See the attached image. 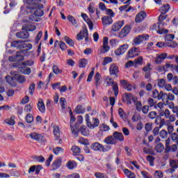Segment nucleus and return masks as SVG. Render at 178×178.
<instances>
[{
    "label": "nucleus",
    "mask_w": 178,
    "mask_h": 178,
    "mask_svg": "<svg viewBox=\"0 0 178 178\" xmlns=\"http://www.w3.org/2000/svg\"><path fill=\"white\" fill-rule=\"evenodd\" d=\"M31 10V15L29 16L30 20L32 22H37V16L41 17L44 15V12L41 9L38 8V4H35L31 7H28Z\"/></svg>",
    "instance_id": "1"
},
{
    "label": "nucleus",
    "mask_w": 178,
    "mask_h": 178,
    "mask_svg": "<svg viewBox=\"0 0 178 178\" xmlns=\"http://www.w3.org/2000/svg\"><path fill=\"white\" fill-rule=\"evenodd\" d=\"M11 47L17 48V49H25V51H30L33 48V44L28 43L26 44L23 41L15 40L11 42Z\"/></svg>",
    "instance_id": "2"
},
{
    "label": "nucleus",
    "mask_w": 178,
    "mask_h": 178,
    "mask_svg": "<svg viewBox=\"0 0 178 178\" xmlns=\"http://www.w3.org/2000/svg\"><path fill=\"white\" fill-rule=\"evenodd\" d=\"M104 84H106V87H111V86L115 97H118V94H119V87L118 86V83L113 81V79L110 76H106L104 78Z\"/></svg>",
    "instance_id": "3"
},
{
    "label": "nucleus",
    "mask_w": 178,
    "mask_h": 178,
    "mask_svg": "<svg viewBox=\"0 0 178 178\" xmlns=\"http://www.w3.org/2000/svg\"><path fill=\"white\" fill-rule=\"evenodd\" d=\"M166 17H168V15H166V13H161V15L159 17V30L157 31L158 34L162 35L169 33V31L168 29H161V27L163 26L162 22H163V20H165Z\"/></svg>",
    "instance_id": "4"
},
{
    "label": "nucleus",
    "mask_w": 178,
    "mask_h": 178,
    "mask_svg": "<svg viewBox=\"0 0 178 178\" xmlns=\"http://www.w3.org/2000/svg\"><path fill=\"white\" fill-rule=\"evenodd\" d=\"M85 120L89 129H95V127H98V126H99V120L98 118H93V122H92L90 121V115L88 114L85 115Z\"/></svg>",
    "instance_id": "5"
},
{
    "label": "nucleus",
    "mask_w": 178,
    "mask_h": 178,
    "mask_svg": "<svg viewBox=\"0 0 178 178\" xmlns=\"http://www.w3.org/2000/svg\"><path fill=\"white\" fill-rule=\"evenodd\" d=\"M24 50H20L17 52L16 56H11L8 58L10 62H20V60H24Z\"/></svg>",
    "instance_id": "6"
},
{
    "label": "nucleus",
    "mask_w": 178,
    "mask_h": 178,
    "mask_svg": "<svg viewBox=\"0 0 178 178\" xmlns=\"http://www.w3.org/2000/svg\"><path fill=\"white\" fill-rule=\"evenodd\" d=\"M149 39V36L147 34L139 35L134 38L132 45L137 47V45H140L141 42H144V41H147V40Z\"/></svg>",
    "instance_id": "7"
},
{
    "label": "nucleus",
    "mask_w": 178,
    "mask_h": 178,
    "mask_svg": "<svg viewBox=\"0 0 178 178\" xmlns=\"http://www.w3.org/2000/svg\"><path fill=\"white\" fill-rule=\"evenodd\" d=\"M85 37V41H88V30L86 26H83L82 30L76 35V40L81 41Z\"/></svg>",
    "instance_id": "8"
},
{
    "label": "nucleus",
    "mask_w": 178,
    "mask_h": 178,
    "mask_svg": "<svg viewBox=\"0 0 178 178\" xmlns=\"http://www.w3.org/2000/svg\"><path fill=\"white\" fill-rule=\"evenodd\" d=\"M141 54V50L138 47H132L127 52V58L129 59H132L133 58H136V56H138Z\"/></svg>",
    "instance_id": "9"
},
{
    "label": "nucleus",
    "mask_w": 178,
    "mask_h": 178,
    "mask_svg": "<svg viewBox=\"0 0 178 178\" xmlns=\"http://www.w3.org/2000/svg\"><path fill=\"white\" fill-rule=\"evenodd\" d=\"M90 148L93 151H99V152H106L105 146L98 142L92 143L90 146Z\"/></svg>",
    "instance_id": "10"
},
{
    "label": "nucleus",
    "mask_w": 178,
    "mask_h": 178,
    "mask_svg": "<svg viewBox=\"0 0 178 178\" xmlns=\"http://www.w3.org/2000/svg\"><path fill=\"white\" fill-rule=\"evenodd\" d=\"M16 37H17V38H21L22 40H24V42H30V35L29 34V32H27L26 31H21V32H17L16 33Z\"/></svg>",
    "instance_id": "11"
},
{
    "label": "nucleus",
    "mask_w": 178,
    "mask_h": 178,
    "mask_svg": "<svg viewBox=\"0 0 178 178\" xmlns=\"http://www.w3.org/2000/svg\"><path fill=\"white\" fill-rule=\"evenodd\" d=\"M53 132L56 141H58V144H62V140L59 138L60 137V129H59V127L54 125L53 127Z\"/></svg>",
    "instance_id": "12"
},
{
    "label": "nucleus",
    "mask_w": 178,
    "mask_h": 178,
    "mask_svg": "<svg viewBox=\"0 0 178 178\" xmlns=\"http://www.w3.org/2000/svg\"><path fill=\"white\" fill-rule=\"evenodd\" d=\"M129 49V44H124L119 47V48L115 51V54L116 56H120V55H123L126 51Z\"/></svg>",
    "instance_id": "13"
},
{
    "label": "nucleus",
    "mask_w": 178,
    "mask_h": 178,
    "mask_svg": "<svg viewBox=\"0 0 178 178\" xmlns=\"http://www.w3.org/2000/svg\"><path fill=\"white\" fill-rule=\"evenodd\" d=\"M131 30V27L130 25L125 26L119 33L118 37H120V38H124V37H126L127 34L130 33Z\"/></svg>",
    "instance_id": "14"
},
{
    "label": "nucleus",
    "mask_w": 178,
    "mask_h": 178,
    "mask_svg": "<svg viewBox=\"0 0 178 178\" xmlns=\"http://www.w3.org/2000/svg\"><path fill=\"white\" fill-rule=\"evenodd\" d=\"M170 166L172 168H170L167 170L168 173H173L178 168V161L177 160H170Z\"/></svg>",
    "instance_id": "15"
},
{
    "label": "nucleus",
    "mask_w": 178,
    "mask_h": 178,
    "mask_svg": "<svg viewBox=\"0 0 178 178\" xmlns=\"http://www.w3.org/2000/svg\"><path fill=\"white\" fill-rule=\"evenodd\" d=\"M147 17V13L145 11H140L138 15H136L135 18V23H141L144 19Z\"/></svg>",
    "instance_id": "16"
},
{
    "label": "nucleus",
    "mask_w": 178,
    "mask_h": 178,
    "mask_svg": "<svg viewBox=\"0 0 178 178\" xmlns=\"http://www.w3.org/2000/svg\"><path fill=\"white\" fill-rule=\"evenodd\" d=\"M123 26H124V21H118L113 24L111 30L113 31H119Z\"/></svg>",
    "instance_id": "17"
},
{
    "label": "nucleus",
    "mask_w": 178,
    "mask_h": 178,
    "mask_svg": "<svg viewBox=\"0 0 178 178\" xmlns=\"http://www.w3.org/2000/svg\"><path fill=\"white\" fill-rule=\"evenodd\" d=\"M166 56H168V54L166 53H162L161 54H157L156 59H155V63L157 65H160V63H162L166 59Z\"/></svg>",
    "instance_id": "18"
},
{
    "label": "nucleus",
    "mask_w": 178,
    "mask_h": 178,
    "mask_svg": "<svg viewBox=\"0 0 178 178\" xmlns=\"http://www.w3.org/2000/svg\"><path fill=\"white\" fill-rule=\"evenodd\" d=\"M37 107H38V111L41 113H45V111H46L45 104H44V100H42V99H38Z\"/></svg>",
    "instance_id": "19"
},
{
    "label": "nucleus",
    "mask_w": 178,
    "mask_h": 178,
    "mask_svg": "<svg viewBox=\"0 0 178 178\" xmlns=\"http://www.w3.org/2000/svg\"><path fill=\"white\" fill-rule=\"evenodd\" d=\"M159 115L161 118H165V119L169 118V115H170V111L169 109H159Z\"/></svg>",
    "instance_id": "20"
},
{
    "label": "nucleus",
    "mask_w": 178,
    "mask_h": 178,
    "mask_svg": "<svg viewBox=\"0 0 178 178\" xmlns=\"http://www.w3.org/2000/svg\"><path fill=\"white\" fill-rule=\"evenodd\" d=\"M167 80L170 83L171 81H172V84H174V86H176V84H177V83H178V77H177V76H173V74H172V73L168 74V75H167Z\"/></svg>",
    "instance_id": "21"
},
{
    "label": "nucleus",
    "mask_w": 178,
    "mask_h": 178,
    "mask_svg": "<svg viewBox=\"0 0 178 178\" xmlns=\"http://www.w3.org/2000/svg\"><path fill=\"white\" fill-rule=\"evenodd\" d=\"M103 26H109L113 23V19L109 16H104L102 18Z\"/></svg>",
    "instance_id": "22"
},
{
    "label": "nucleus",
    "mask_w": 178,
    "mask_h": 178,
    "mask_svg": "<svg viewBox=\"0 0 178 178\" xmlns=\"http://www.w3.org/2000/svg\"><path fill=\"white\" fill-rule=\"evenodd\" d=\"M104 143L105 144H107L108 145H114V144H116V140H115V138L113 136H108L106 137L104 140Z\"/></svg>",
    "instance_id": "23"
},
{
    "label": "nucleus",
    "mask_w": 178,
    "mask_h": 178,
    "mask_svg": "<svg viewBox=\"0 0 178 178\" xmlns=\"http://www.w3.org/2000/svg\"><path fill=\"white\" fill-rule=\"evenodd\" d=\"M109 72L111 76H115L118 73H119V67L116 66V65L113 64L109 67Z\"/></svg>",
    "instance_id": "24"
},
{
    "label": "nucleus",
    "mask_w": 178,
    "mask_h": 178,
    "mask_svg": "<svg viewBox=\"0 0 178 178\" xmlns=\"http://www.w3.org/2000/svg\"><path fill=\"white\" fill-rule=\"evenodd\" d=\"M133 102L136 108V111L138 112H141V108H143V104L141 103L140 101L137 100V97H134L132 98Z\"/></svg>",
    "instance_id": "25"
},
{
    "label": "nucleus",
    "mask_w": 178,
    "mask_h": 178,
    "mask_svg": "<svg viewBox=\"0 0 178 178\" xmlns=\"http://www.w3.org/2000/svg\"><path fill=\"white\" fill-rule=\"evenodd\" d=\"M113 137L114 139L118 140V141H124V136H123V134L120 132L115 131L113 134Z\"/></svg>",
    "instance_id": "26"
},
{
    "label": "nucleus",
    "mask_w": 178,
    "mask_h": 178,
    "mask_svg": "<svg viewBox=\"0 0 178 178\" xmlns=\"http://www.w3.org/2000/svg\"><path fill=\"white\" fill-rule=\"evenodd\" d=\"M6 80L7 83L10 85L12 87H15L16 86V77L10 76L9 75L6 76Z\"/></svg>",
    "instance_id": "27"
},
{
    "label": "nucleus",
    "mask_w": 178,
    "mask_h": 178,
    "mask_svg": "<svg viewBox=\"0 0 178 178\" xmlns=\"http://www.w3.org/2000/svg\"><path fill=\"white\" fill-rule=\"evenodd\" d=\"M101 79H102L101 74H99V72H97L95 75V85L97 88L101 86Z\"/></svg>",
    "instance_id": "28"
},
{
    "label": "nucleus",
    "mask_w": 178,
    "mask_h": 178,
    "mask_svg": "<svg viewBox=\"0 0 178 178\" xmlns=\"http://www.w3.org/2000/svg\"><path fill=\"white\" fill-rule=\"evenodd\" d=\"M29 136L31 137L32 140H35L36 141H41V140H42V135L35 132L30 134Z\"/></svg>",
    "instance_id": "29"
},
{
    "label": "nucleus",
    "mask_w": 178,
    "mask_h": 178,
    "mask_svg": "<svg viewBox=\"0 0 178 178\" xmlns=\"http://www.w3.org/2000/svg\"><path fill=\"white\" fill-rule=\"evenodd\" d=\"M37 27L34 24H26L23 25L22 30H25V31H34Z\"/></svg>",
    "instance_id": "30"
},
{
    "label": "nucleus",
    "mask_w": 178,
    "mask_h": 178,
    "mask_svg": "<svg viewBox=\"0 0 178 178\" xmlns=\"http://www.w3.org/2000/svg\"><path fill=\"white\" fill-rule=\"evenodd\" d=\"M120 83L123 86L124 88H125V90H127V91H131V90H133V86L129 82L124 80H121Z\"/></svg>",
    "instance_id": "31"
},
{
    "label": "nucleus",
    "mask_w": 178,
    "mask_h": 178,
    "mask_svg": "<svg viewBox=\"0 0 178 178\" xmlns=\"http://www.w3.org/2000/svg\"><path fill=\"white\" fill-rule=\"evenodd\" d=\"M70 115H71V117H70L71 130H72L73 134L76 135V134H77V132L76 131H74V127H73V123H74V122H76V118L74 116H73L72 113H70Z\"/></svg>",
    "instance_id": "32"
},
{
    "label": "nucleus",
    "mask_w": 178,
    "mask_h": 178,
    "mask_svg": "<svg viewBox=\"0 0 178 178\" xmlns=\"http://www.w3.org/2000/svg\"><path fill=\"white\" fill-rule=\"evenodd\" d=\"M124 174L128 178H136V174L134 172L130 171L129 169H124L123 170Z\"/></svg>",
    "instance_id": "33"
},
{
    "label": "nucleus",
    "mask_w": 178,
    "mask_h": 178,
    "mask_svg": "<svg viewBox=\"0 0 178 178\" xmlns=\"http://www.w3.org/2000/svg\"><path fill=\"white\" fill-rule=\"evenodd\" d=\"M60 165H62V160L56 159L52 165L53 170H56V169H59V168H60Z\"/></svg>",
    "instance_id": "34"
},
{
    "label": "nucleus",
    "mask_w": 178,
    "mask_h": 178,
    "mask_svg": "<svg viewBox=\"0 0 178 178\" xmlns=\"http://www.w3.org/2000/svg\"><path fill=\"white\" fill-rule=\"evenodd\" d=\"M66 166L70 170H73L75 169V168H77V163H76V161H70L67 163Z\"/></svg>",
    "instance_id": "35"
},
{
    "label": "nucleus",
    "mask_w": 178,
    "mask_h": 178,
    "mask_svg": "<svg viewBox=\"0 0 178 178\" xmlns=\"http://www.w3.org/2000/svg\"><path fill=\"white\" fill-rule=\"evenodd\" d=\"M111 49V47L108 44H103V46L99 49L100 54H106Z\"/></svg>",
    "instance_id": "36"
},
{
    "label": "nucleus",
    "mask_w": 178,
    "mask_h": 178,
    "mask_svg": "<svg viewBox=\"0 0 178 178\" xmlns=\"http://www.w3.org/2000/svg\"><path fill=\"white\" fill-rule=\"evenodd\" d=\"M161 99H162L163 102H168V93H165L163 91H161L159 100H161Z\"/></svg>",
    "instance_id": "37"
},
{
    "label": "nucleus",
    "mask_w": 178,
    "mask_h": 178,
    "mask_svg": "<svg viewBox=\"0 0 178 178\" xmlns=\"http://www.w3.org/2000/svg\"><path fill=\"white\" fill-rule=\"evenodd\" d=\"M169 9H170V6L169 4H164L159 10L161 13H167V12H169Z\"/></svg>",
    "instance_id": "38"
},
{
    "label": "nucleus",
    "mask_w": 178,
    "mask_h": 178,
    "mask_svg": "<svg viewBox=\"0 0 178 178\" xmlns=\"http://www.w3.org/2000/svg\"><path fill=\"white\" fill-rule=\"evenodd\" d=\"M118 115L121 118V119H122V120H126L127 115H126V113L124 112V110H123V108H120L118 109Z\"/></svg>",
    "instance_id": "39"
},
{
    "label": "nucleus",
    "mask_w": 178,
    "mask_h": 178,
    "mask_svg": "<svg viewBox=\"0 0 178 178\" xmlns=\"http://www.w3.org/2000/svg\"><path fill=\"white\" fill-rule=\"evenodd\" d=\"M155 149L156 152L161 154L163 152V149H165V146H163L162 143H159L157 145L155 146Z\"/></svg>",
    "instance_id": "40"
},
{
    "label": "nucleus",
    "mask_w": 178,
    "mask_h": 178,
    "mask_svg": "<svg viewBox=\"0 0 178 178\" xmlns=\"http://www.w3.org/2000/svg\"><path fill=\"white\" fill-rule=\"evenodd\" d=\"M82 136H88V128L85 125H82L80 129Z\"/></svg>",
    "instance_id": "41"
},
{
    "label": "nucleus",
    "mask_w": 178,
    "mask_h": 178,
    "mask_svg": "<svg viewBox=\"0 0 178 178\" xmlns=\"http://www.w3.org/2000/svg\"><path fill=\"white\" fill-rule=\"evenodd\" d=\"M64 40L65 42H67L68 45H70V47H74V42L70 38H69L68 36H65Z\"/></svg>",
    "instance_id": "42"
},
{
    "label": "nucleus",
    "mask_w": 178,
    "mask_h": 178,
    "mask_svg": "<svg viewBox=\"0 0 178 178\" xmlns=\"http://www.w3.org/2000/svg\"><path fill=\"white\" fill-rule=\"evenodd\" d=\"M35 91V83H32L29 88V92L31 95H33L34 92Z\"/></svg>",
    "instance_id": "43"
},
{
    "label": "nucleus",
    "mask_w": 178,
    "mask_h": 178,
    "mask_svg": "<svg viewBox=\"0 0 178 178\" xmlns=\"http://www.w3.org/2000/svg\"><path fill=\"white\" fill-rule=\"evenodd\" d=\"M64 151H65V149H63V148L59 147H55L53 149V152H54V154H55V155H59V154H61Z\"/></svg>",
    "instance_id": "44"
},
{
    "label": "nucleus",
    "mask_w": 178,
    "mask_h": 178,
    "mask_svg": "<svg viewBox=\"0 0 178 178\" xmlns=\"http://www.w3.org/2000/svg\"><path fill=\"white\" fill-rule=\"evenodd\" d=\"M88 63V60L86 58H82L79 60V67H86Z\"/></svg>",
    "instance_id": "45"
},
{
    "label": "nucleus",
    "mask_w": 178,
    "mask_h": 178,
    "mask_svg": "<svg viewBox=\"0 0 178 178\" xmlns=\"http://www.w3.org/2000/svg\"><path fill=\"white\" fill-rule=\"evenodd\" d=\"M26 122L27 123H33L34 122V118L31 113H28L26 117Z\"/></svg>",
    "instance_id": "46"
},
{
    "label": "nucleus",
    "mask_w": 178,
    "mask_h": 178,
    "mask_svg": "<svg viewBox=\"0 0 178 178\" xmlns=\"http://www.w3.org/2000/svg\"><path fill=\"white\" fill-rule=\"evenodd\" d=\"M67 18V20H69L70 23L73 24V26H76V24H77V20H76V18H74V17L72 15H68Z\"/></svg>",
    "instance_id": "47"
},
{
    "label": "nucleus",
    "mask_w": 178,
    "mask_h": 178,
    "mask_svg": "<svg viewBox=\"0 0 178 178\" xmlns=\"http://www.w3.org/2000/svg\"><path fill=\"white\" fill-rule=\"evenodd\" d=\"M79 143L82 145H88L90 144L88 139H86L84 138H79Z\"/></svg>",
    "instance_id": "48"
},
{
    "label": "nucleus",
    "mask_w": 178,
    "mask_h": 178,
    "mask_svg": "<svg viewBox=\"0 0 178 178\" xmlns=\"http://www.w3.org/2000/svg\"><path fill=\"white\" fill-rule=\"evenodd\" d=\"M75 111L76 113L81 114L86 112V108H83V106H77Z\"/></svg>",
    "instance_id": "49"
},
{
    "label": "nucleus",
    "mask_w": 178,
    "mask_h": 178,
    "mask_svg": "<svg viewBox=\"0 0 178 178\" xmlns=\"http://www.w3.org/2000/svg\"><path fill=\"white\" fill-rule=\"evenodd\" d=\"M165 47H169L170 48H176L177 47V42L173 41H169L165 44Z\"/></svg>",
    "instance_id": "50"
},
{
    "label": "nucleus",
    "mask_w": 178,
    "mask_h": 178,
    "mask_svg": "<svg viewBox=\"0 0 178 178\" xmlns=\"http://www.w3.org/2000/svg\"><path fill=\"white\" fill-rule=\"evenodd\" d=\"M33 159H35V161L37 162H40V163H42V162L45 161V158H44L42 156H35Z\"/></svg>",
    "instance_id": "51"
},
{
    "label": "nucleus",
    "mask_w": 178,
    "mask_h": 178,
    "mask_svg": "<svg viewBox=\"0 0 178 178\" xmlns=\"http://www.w3.org/2000/svg\"><path fill=\"white\" fill-rule=\"evenodd\" d=\"M60 104L62 108V109H65L66 108V99L64 97H60Z\"/></svg>",
    "instance_id": "52"
},
{
    "label": "nucleus",
    "mask_w": 178,
    "mask_h": 178,
    "mask_svg": "<svg viewBox=\"0 0 178 178\" xmlns=\"http://www.w3.org/2000/svg\"><path fill=\"white\" fill-rule=\"evenodd\" d=\"M112 58L111 57H105L104 58V60H103V63H102V65L103 66H106V65H108V63H111V62H112Z\"/></svg>",
    "instance_id": "53"
},
{
    "label": "nucleus",
    "mask_w": 178,
    "mask_h": 178,
    "mask_svg": "<svg viewBox=\"0 0 178 178\" xmlns=\"http://www.w3.org/2000/svg\"><path fill=\"white\" fill-rule=\"evenodd\" d=\"M15 80H17L18 83H24V81H26V77L23 75H18L17 76Z\"/></svg>",
    "instance_id": "54"
},
{
    "label": "nucleus",
    "mask_w": 178,
    "mask_h": 178,
    "mask_svg": "<svg viewBox=\"0 0 178 178\" xmlns=\"http://www.w3.org/2000/svg\"><path fill=\"white\" fill-rule=\"evenodd\" d=\"M156 116H158V113H156V111H151L148 114V118L149 119H156Z\"/></svg>",
    "instance_id": "55"
},
{
    "label": "nucleus",
    "mask_w": 178,
    "mask_h": 178,
    "mask_svg": "<svg viewBox=\"0 0 178 178\" xmlns=\"http://www.w3.org/2000/svg\"><path fill=\"white\" fill-rule=\"evenodd\" d=\"M165 84H166V82L165 81V79H159L158 86L159 88H163Z\"/></svg>",
    "instance_id": "56"
},
{
    "label": "nucleus",
    "mask_w": 178,
    "mask_h": 178,
    "mask_svg": "<svg viewBox=\"0 0 178 178\" xmlns=\"http://www.w3.org/2000/svg\"><path fill=\"white\" fill-rule=\"evenodd\" d=\"M147 161L149 163L150 166H154V161H155V157L152 156H147Z\"/></svg>",
    "instance_id": "57"
},
{
    "label": "nucleus",
    "mask_w": 178,
    "mask_h": 178,
    "mask_svg": "<svg viewBox=\"0 0 178 178\" xmlns=\"http://www.w3.org/2000/svg\"><path fill=\"white\" fill-rule=\"evenodd\" d=\"M88 10L90 13H95V7H94V3H90L88 8Z\"/></svg>",
    "instance_id": "58"
},
{
    "label": "nucleus",
    "mask_w": 178,
    "mask_h": 178,
    "mask_svg": "<svg viewBox=\"0 0 178 178\" xmlns=\"http://www.w3.org/2000/svg\"><path fill=\"white\" fill-rule=\"evenodd\" d=\"M147 103L149 106V108H153V106H154L155 109H156V106L155 105V102H154V99L152 98H149L147 100Z\"/></svg>",
    "instance_id": "59"
},
{
    "label": "nucleus",
    "mask_w": 178,
    "mask_h": 178,
    "mask_svg": "<svg viewBox=\"0 0 178 178\" xmlns=\"http://www.w3.org/2000/svg\"><path fill=\"white\" fill-rule=\"evenodd\" d=\"M159 136L161 138H168V132L165 130H161L159 133Z\"/></svg>",
    "instance_id": "60"
},
{
    "label": "nucleus",
    "mask_w": 178,
    "mask_h": 178,
    "mask_svg": "<svg viewBox=\"0 0 178 178\" xmlns=\"http://www.w3.org/2000/svg\"><path fill=\"white\" fill-rule=\"evenodd\" d=\"M171 140L172 141H174L175 143H176L177 140H178V134H177V132H174L172 134H171Z\"/></svg>",
    "instance_id": "61"
},
{
    "label": "nucleus",
    "mask_w": 178,
    "mask_h": 178,
    "mask_svg": "<svg viewBox=\"0 0 178 178\" xmlns=\"http://www.w3.org/2000/svg\"><path fill=\"white\" fill-rule=\"evenodd\" d=\"M95 176L96 178H108L106 175L102 172H95Z\"/></svg>",
    "instance_id": "62"
},
{
    "label": "nucleus",
    "mask_w": 178,
    "mask_h": 178,
    "mask_svg": "<svg viewBox=\"0 0 178 178\" xmlns=\"http://www.w3.org/2000/svg\"><path fill=\"white\" fill-rule=\"evenodd\" d=\"M154 177L156 178H163V173L161 171H155Z\"/></svg>",
    "instance_id": "63"
},
{
    "label": "nucleus",
    "mask_w": 178,
    "mask_h": 178,
    "mask_svg": "<svg viewBox=\"0 0 178 178\" xmlns=\"http://www.w3.org/2000/svg\"><path fill=\"white\" fill-rule=\"evenodd\" d=\"M172 113L178 118V106H172Z\"/></svg>",
    "instance_id": "64"
}]
</instances>
